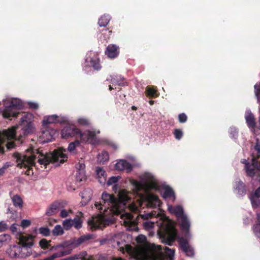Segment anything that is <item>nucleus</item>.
<instances>
[{
	"label": "nucleus",
	"instance_id": "f257e3e1",
	"mask_svg": "<svg viewBox=\"0 0 260 260\" xmlns=\"http://www.w3.org/2000/svg\"><path fill=\"white\" fill-rule=\"evenodd\" d=\"M130 182L134 186L133 189L135 192L137 193L141 190L145 192L137 200V203H133L128 206L129 211L138 213V215L135 217L123 210L125 204L132 199L133 194L131 192L124 189L120 190L118 194V200L113 195L104 192L102 194V201L94 204V207L101 214L92 217L88 221L90 229L95 230L104 228L112 221V219L109 216L117 215L120 216L121 223L128 226L129 230H132V226L137 222H140L141 219L147 220L154 215L152 213L141 214L140 208L143 204L150 208H154L159 205L158 197L149 192L151 190H160V186L155 177L150 173H145L141 176V182L135 180H131Z\"/></svg>",
	"mask_w": 260,
	"mask_h": 260
},
{
	"label": "nucleus",
	"instance_id": "f03ea898",
	"mask_svg": "<svg viewBox=\"0 0 260 260\" xmlns=\"http://www.w3.org/2000/svg\"><path fill=\"white\" fill-rule=\"evenodd\" d=\"M67 150L60 148L54 150L52 153L44 154L37 150H27L26 154L21 155L19 153L15 154L17 162V166L20 168H27L26 173L29 175L30 170L35 165V160L38 156V161L40 165L46 166L50 162L54 164H62L67 160Z\"/></svg>",
	"mask_w": 260,
	"mask_h": 260
},
{
	"label": "nucleus",
	"instance_id": "7ed1b4c3",
	"mask_svg": "<svg viewBox=\"0 0 260 260\" xmlns=\"http://www.w3.org/2000/svg\"><path fill=\"white\" fill-rule=\"evenodd\" d=\"M33 116L30 113L25 114L21 118L19 126H14L2 132L0 131V152H4V148L1 144L5 139L11 140L16 138V134H19V141L25 136L30 135L35 132V127L32 122Z\"/></svg>",
	"mask_w": 260,
	"mask_h": 260
},
{
	"label": "nucleus",
	"instance_id": "20e7f679",
	"mask_svg": "<svg viewBox=\"0 0 260 260\" xmlns=\"http://www.w3.org/2000/svg\"><path fill=\"white\" fill-rule=\"evenodd\" d=\"M34 237L31 235H20L18 241L10 245L6 252L11 258H25L32 254Z\"/></svg>",
	"mask_w": 260,
	"mask_h": 260
},
{
	"label": "nucleus",
	"instance_id": "39448f33",
	"mask_svg": "<svg viewBox=\"0 0 260 260\" xmlns=\"http://www.w3.org/2000/svg\"><path fill=\"white\" fill-rule=\"evenodd\" d=\"M175 250L165 247L151 244L149 248L142 251V260H173Z\"/></svg>",
	"mask_w": 260,
	"mask_h": 260
},
{
	"label": "nucleus",
	"instance_id": "423d86ee",
	"mask_svg": "<svg viewBox=\"0 0 260 260\" xmlns=\"http://www.w3.org/2000/svg\"><path fill=\"white\" fill-rule=\"evenodd\" d=\"M3 102L5 109L3 111L0 110V113L4 118L16 117L19 114V110L24 107V104L20 99H6Z\"/></svg>",
	"mask_w": 260,
	"mask_h": 260
},
{
	"label": "nucleus",
	"instance_id": "0eeeda50",
	"mask_svg": "<svg viewBox=\"0 0 260 260\" xmlns=\"http://www.w3.org/2000/svg\"><path fill=\"white\" fill-rule=\"evenodd\" d=\"M169 211L177 216L178 221L184 232L185 233L184 236L186 239L190 238V235L189 232L190 222L186 216L183 213V208L180 206L173 207L171 205H168Z\"/></svg>",
	"mask_w": 260,
	"mask_h": 260
},
{
	"label": "nucleus",
	"instance_id": "6e6552de",
	"mask_svg": "<svg viewBox=\"0 0 260 260\" xmlns=\"http://www.w3.org/2000/svg\"><path fill=\"white\" fill-rule=\"evenodd\" d=\"M158 235L162 243L171 245L177 236L174 223L170 220H168L165 227L162 228L158 231Z\"/></svg>",
	"mask_w": 260,
	"mask_h": 260
},
{
	"label": "nucleus",
	"instance_id": "1a4fd4ad",
	"mask_svg": "<svg viewBox=\"0 0 260 260\" xmlns=\"http://www.w3.org/2000/svg\"><path fill=\"white\" fill-rule=\"evenodd\" d=\"M44 127V129L42 130L40 136V141L43 143L51 141L55 138L56 133V131L53 128L47 126Z\"/></svg>",
	"mask_w": 260,
	"mask_h": 260
},
{
	"label": "nucleus",
	"instance_id": "9d476101",
	"mask_svg": "<svg viewBox=\"0 0 260 260\" xmlns=\"http://www.w3.org/2000/svg\"><path fill=\"white\" fill-rule=\"evenodd\" d=\"M100 131H86L83 133H81L79 131L78 135H79L81 140L84 142H89L93 143L95 140V136L100 134Z\"/></svg>",
	"mask_w": 260,
	"mask_h": 260
},
{
	"label": "nucleus",
	"instance_id": "9b49d317",
	"mask_svg": "<svg viewBox=\"0 0 260 260\" xmlns=\"http://www.w3.org/2000/svg\"><path fill=\"white\" fill-rule=\"evenodd\" d=\"M79 133V129L74 125H66L61 131V136L63 138L76 136Z\"/></svg>",
	"mask_w": 260,
	"mask_h": 260
},
{
	"label": "nucleus",
	"instance_id": "f8f14e48",
	"mask_svg": "<svg viewBox=\"0 0 260 260\" xmlns=\"http://www.w3.org/2000/svg\"><path fill=\"white\" fill-rule=\"evenodd\" d=\"M65 120V118L56 114L45 116L42 121L43 126H47L48 124L61 123Z\"/></svg>",
	"mask_w": 260,
	"mask_h": 260
},
{
	"label": "nucleus",
	"instance_id": "ddd939ff",
	"mask_svg": "<svg viewBox=\"0 0 260 260\" xmlns=\"http://www.w3.org/2000/svg\"><path fill=\"white\" fill-rule=\"evenodd\" d=\"M179 242L181 249L187 256H192L194 255L193 249L189 245L186 240L183 238H180Z\"/></svg>",
	"mask_w": 260,
	"mask_h": 260
},
{
	"label": "nucleus",
	"instance_id": "4468645a",
	"mask_svg": "<svg viewBox=\"0 0 260 260\" xmlns=\"http://www.w3.org/2000/svg\"><path fill=\"white\" fill-rule=\"evenodd\" d=\"M115 168L118 171H126L127 172H130L133 168L131 164L125 160L121 159L115 165Z\"/></svg>",
	"mask_w": 260,
	"mask_h": 260
},
{
	"label": "nucleus",
	"instance_id": "2eb2a0df",
	"mask_svg": "<svg viewBox=\"0 0 260 260\" xmlns=\"http://www.w3.org/2000/svg\"><path fill=\"white\" fill-rule=\"evenodd\" d=\"M119 53V47L113 44L109 45L105 51V54L111 58L117 57Z\"/></svg>",
	"mask_w": 260,
	"mask_h": 260
},
{
	"label": "nucleus",
	"instance_id": "dca6fc26",
	"mask_svg": "<svg viewBox=\"0 0 260 260\" xmlns=\"http://www.w3.org/2000/svg\"><path fill=\"white\" fill-rule=\"evenodd\" d=\"M13 206L18 209H22L23 206V201L22 198L18 194H14L11 191L9 193Z\"/></svg>",
	"mask_w": 260,
	"mask_h": 260
},
{
	"label": "nucleus",
	"instance_id": "f3484780",
	"mask_svg": "<svg viewBox=\"0 0 260 260\" xmlns=\"http://www.w3.org/2000/svg\"><path fill=\"white\" fill-rule=\"evenodd\" d=\"M235 193L239 197H242L246 194V189L244 184L240 180L235 182L234 187Z\"/></svg>",
	"mask_w": 260,
	"mask_h": 260
},
{
	"label": "nucleus",
	"instance_id": "a211bd4d",
	"mask_svg": "<svg viewBox=\"0 0 260 260\" xmlns=\"http://www.w3.org/2000/svg\"><path fill=\"white\" fill-rule=\"evenodd\" d=\"M61 204L58 202H54L51 204L46 211V214L48 216H51L56 213L60 208Z\"/></svg>",
	"mask_w": 260,
	"mask_h": 260
},
{
	"label": "nucleus",
	"instance_id": "6ab92c4d",
	"mask_svg": "<svg viewBox=\"0 0 260 260\" xmlns=\"http://www.w3.org/2000/svg\"><path fill=\"white\" fill-rule=\"evenodd\" d=\"M162 197L166 199H171L172 202L175 200V196L174 192L172 189L169 186H165L164 187V192L162 193Z\"/></svg>",
	"mask_w": 260,
	"mask_h": 260
},
{
	"label": "nucleus",
	"instance_id": "aec40b11",
	"mask_svg": "<svg viewBox=\"0 0 260 260\" xmlns=\"http://www.w3.org/2000/svg\"><path fill=\"white\" fill-rule=\"evenodd\" d=\"M106 82L112 83L113 85H123L124 84V78L120 76H110V78L107 79Z\"/></svg>",
	"mask_w": 260,
	"mask_h": 260
},
{
	"label": "nucleus",
	"instance_id": "412c9836",
	"mask_svg": "<svg viewBox=\"0 0 260 260\" xmlns=\"http://www.w3.org/2000/svg\"><path fill=\"white\" fill-rule=\"evenodd\" d=\"M245 117L248 126L249 128H254L255 126V120L253 114L250 111L246 112Z\"/></svg>",
	"mask_w": 260,
	"mask_h": 260
},
{
	"label": "nucleus",
	"instance_id": "4be33fe9",
	"mask_svg": "<svg viewBox=\"0 0 260 260\" xmlns=\"http://www.w3.org/2000/svg\"><path fill=\"white\" fill-rule=\"evenodd\" d=\"M81 196L82 199V203L86 204L91 199L92 191L89 188L85 189L81 192Z\"/></svg>",
	"mask_w": 260,
	"mask_h": 260
},
{
	"label": "nucleus",
	"instance_id": "5701e85b",
	"mask_svg": "<svg viewBox=\"0 0 260 260\" xmlns=\"http://www.w3.org/2000/svg\"><path fill=\"white\" fill-rule=\"evenodd\" d=\"M96 175L100 183L104 184L106 181L105 171L101 168H97L96 169Z\"/></svg>",
	"mask_w": 260,
	"mask_h": 260
},
{
	"label": "nucleus",
	"instance_id": "b1692460",
	"mask_svg": "<svg viewBox=\"0 0 260 260\" xmlns=\"http://www.w3.org/2000/svg\"><path fill=\"white\" fill-rule=\"evenodd\" d=\"M80 145V142L76 140L69 144L68 151L71 154H75L77 152V148Z\"/></svg>",
	"mask_w": 260,
	"mask_h": 260
},
{
	"label": "nucleus",
	"instance_id": "393cba45",
	"mask_svg": "<svg viewBox=\"0 0 260 260\" xmlns=\"http://www.w3.org/2000/svg\"><path fill=\"white\" fill-rule=\"evenodd\" d=\"M121 178L120 176H112L110 177L108 181H107V185L108 186L113 185V190H116L118 186L117 184H116L117 182L119 181V180Z\"/></svg>",
	"mask_w": 260,
	"mask_h": 260
},
{
	"label": "nucleus",
	"instance_id": "a878e982",
	"mask_svg": "<svg viewBox=\"0 0 260 260\" xmlns=\"http://www.w3.org/2000/svg\"><path fill=\"white\" fill-rule=\"evenodd\" d=\"M146 94L147 96L151 97H157L159 96V93L154 87L147 86L146 89Z\"/></svg>",
	"mask_w": 260,
	"mask_h": 260
},
{
	"label": "nucleus",
	"instance_id": "bb28decb",
	"mask_svg": "<svg viewBox=\"0 0 260 260\" xmlns=\"http://www.w3.org/2000/svg\"><path fill=\"white\" fill-rule=\"evenodd\" d=\"M86 61H90L91 66L95 70H98L101 68V66L99 63V59L96 57L95 58H90V60H89V58L87 57L86 58Z\"/></svg>",
	"mask_w": 260,
	"mask_h": 260
},
{
	"label": "nucleus",
	"instance_id": "cd10ccee",
	"mask_svg": "<svg viewBox=\"0 0 260 260\" xmlns=\"http://www.w3.org/2000/svg\"><path fill=\"white\" fill-rule=\"evenodd\" d=\"M110 20V17L107 15H104L102 16L99 20V24L100 26H106Z\"/></svg>",
	"mask_w": 260,
	"mask_h": 260
},
{
	"label": "nucleus",
	"instance_id": "c85d7f7f",
	"mask_svg": "<svg viewBox=\"0 0 260 260\" xmlns=\"http://www.w3.org/2000/svg\"><path fill=\"white\" fill-rule=\"evenodd\" d=\"M109 159L108 153L106 151L102 152L98 156V161L101 164L107 161Z\"/></svg>",
	"mask_w": 260,
	"mask_h": 260
},
{
	"label": "nucleus",
	"instance_id": "c756f323",
	"mask_svg": "<svg viewBox=\"0 0 260 260\" xmlns=\"http://www.w3.org/2000/svg\"><path fill=\"white\" fill-rule=\"evenodd\" d=\"M76 259L81 260H92L91 257H87V253L86 251H82L75 254Z\"/></svg>",
	"mask_w": 260,
	"mask_h": 260
},
{
	"label": "nucleus",
	"instance_id": "7c9ffc66",
	"mask_svg": "<svg viewBox=\"0 0 260 260\" xmlns=\"http://www.w3.org/2000/svg\"><path fill=\"white\" fill-rule=\"evenodd\" d=\"M52 234L54 236H60L64 233L62 227L60 225H56L52 230Z\"/></svg>",
	"mask_w": 260,
	"mask_h": 260
},
{
	"label": "nucleus",
	"instance_id": "2f4dec72",
	"mask_svg": "<svg viewBox=\"0 0 260 260\" xmlns=\"http://www.w3.org/2000/svg\"><path fill=\"white\" fill-rule=\"evenodd\" d=\"M77 123L79 125L81 126H89L90 124V120L83 117L78 118Z\"/></svg>",
	"mask_w": 260,
	"mask_h": 260
},
{
	"label": "nucleus",
	"instance_id": "473e14b6",
	"mask_svg": "<svg viewBox=\"0 0 260 260\" xmlns=\"http://www.w3.org/2000/svg\"><path fill=\"white\" fill-rule=\"evenodd\" d=\"M250 200L253 208L260 207V200L258 198L250 197Z\"/></svg>",
	"mask_w": 260,
	"mask_h": 260
},
{
	"label": "nucleus",
	"instance_id": "72a5a7b5",
	"mask_svg": "<svg viewBox=\"0 0 260 260\" xmlns=\"http://www.w3.org/2000/svg\"><path fill=\"white\" fill-rule=\"evenodd\" d=\"M11 240L10 236L9 234H4L0 235V247L2 245L9 241Z\"/></svg>",
	"mask_w": 260,
	"mask_h": 260
},
{
	"label": "nucleus",
	"instance_id": "f704fd0d",
	"mask_svg": "<svg viewBox=\"0 0 260 260\" xmlns=\"http://www.w3.org/2000/svg\"><path fill=\"white\" fill-rule=\"evenodd\" d=\"M50 241H47L45 239H43L39 241V244L40 247L43 249H46L50 246Z\"/></svg>",
	"mask_w": 260,
	"mask_h": 260
},
{
	"label": "nucleus",
	"instance_id": "c9c22d12",
	"mask_svg": "<svg viewBox=\"0 0 260 260\" xmlns=\"http://www.w3.org/2000/svg\"><path fill=\"white\" fill-rule=\"evenodd\" d=\"M39 232L40 234L45 237H47L50 234V231L47 227H41L39 228Z\"/></svg>",
	"mask_w": 260,
	"mask_h": 260
},
{
	"label": "nucleus",
	"instance_id": "e433bc0d",
	"mask_svg": "<svg viewBox=\"0 0 260 260\" xmlns=\"http://www.w3.org/2000/svg\"><path fill=\"white\" fill-rule=\"evenodd\" d=\"M73 226L76 229H79L82 226V221L79 218H75L73 219Z\"/></svg>",
	"mask_w": 260,
	"mask_h": 260
},
{
	"label": "nucleus",
	"instance_id": "4c0bfd02",
	"mask_svg": "<svg viewBox=\"0 0 260 260\" xmlns=\"http://www.w3.org/2000/svg\"><path fill=\"white\" fill-rule=\"evenodd\" d=\"M62 224L65 229L69 230L73 226V220L71 219H66L63 221Z\"/></svg>",
	"mask_w": 260,
	"mask_h": 260
},
{
	"label": "nucleus",
	"instance_id": "58836bf2",
	"mask_svg": "<svg viewBox=\"0 0 260 260\" xmlns=\"http://www.w3.org/2000/svg\"><path fill=\"white\" fill-rule=\"evenodd\" d=\"M154 222L146 221L143 223V226L146 230H150L154 227Z\"/></svg>",
	"mask_w": 260,
	"mask_h": 260
},
{
	"label": "nucleus",
	"instance_id": "ea45409f",
	"mask_svg": "<svg viewBox=\"0 0 260 260\" xmlns=\"http://www.w3.org/2000/svg\"><path fill=\"white\" fill-rule=\"evenodd\" d=\"M77 180L80 182L85 179V172H78V174H76Z\"/></svg>",
	"mask_w": 260,
	"mask_h": 260
},
{
	"label": "nucleus",
	"instance_id": "a19ab883",
	"mask_svg": "<svg viewBox=\"0 0 260 260\" xmlns=\"http://www.w3.org/2000/svg\"><path fill=\"white\" fill-rule=\"evenodd\" d=\"M174 134L175 138L177 140H180L183 136L182 132L178 129H176L175 130Z\"/></svg>",
	"mask_w": 260,
	"mask_h": 260
},
{
	"label": "nucleus",
	"instance_id": "79ce46f5",
	"mask_svg": "<svg viewBox=\"0 0 260 260\" xmlns=\"http://www.w3.org/2000/svg\"><path fill=\"white\" fill-rule=\"evenodd\" d=\"M253 231L255 235L258 238H260V223L256 224L253 227Z\"/></svg>",
	"mask_w": 260,
	"mask_h": 260
},
{
	"label": "nucleus",
	"instance_id": "37998d69",
	"mask_svg": "<svg viewBox=\"0 0 260 260\" xmlns=\"http://www.w3.org/2000/svg\"><path fill=\"white\" fill-rule=\"evenodd\" d=\"M28 105L30 108L33 110H37L39 108V105L36 102H29Z\"/></svg>",
	"mask_w": 260,
	"mask_h": 260
},
{
	"label": "nucleus",
	"instance_id": "c03bdc74",
	"mask_svg": "<svg viewBox=\"0 0 260 260\" xmlns=\"http://www.w3.org/2000/svg\"><path fill=\"white\" fill-rule=\"evenodd\" d=\"M178 119L180 122L184 123L187 120V116L184 113H181L179 115Z\"/></svg>",
	"mask_w": 260,
	"mask_h": 260
},
{
	"label": "nucleus",
	"instance_id": "a18cd8bd",
	"mask_svg": "<svg viewBox=\"0 0 260 260\" xmlns=\"http://www.w3.org/2000/svg\"><path fill=\"white\" fill-rule=\"evenodd\" d=\"M78 172H84L85 165L83 162H79L76 166Z\"/></svg>",
	"mask_w": 260,
	"mask_h": 260
},
{
	"label": "nucleus",
	"instance_id": "49530a36",
	"mask_svg": "<svg viewBox=\"0 0 260 260\" xmlns=\"http://www.w3.org/2000/svg\"><path fill=\"white\" fill-rule=\"evenodd\" d=\"M254 92L256 96L258 98L260 93V84L256 83L254 85Z\"/></svg>",
	"mask_w": 260,
	"mask_h": 260
},
{
	"label": "nucleus",
	"instance_id": "de8ad7c7",
	"mask_svg": "<svg viewBox=\"0 0 260 260\" xmlns=\"http://www.w3.org/2000/svg\"><path fill=\"white\" fill-rule=\"evenodd\" d=\"M30 221L29 220L26 219H23L22 220L21 223V226L23 227V228H26L30 225Z\"/></svg>",
	"mask_w": 260,
	"mask_h": 260
},
{
	"label": "nucleus",
	"instance_id": "09e8293b",
	"mask_svg": "<svg viewBox=\"0 0 260 260\" xmlns=\"http://www.w3.org/2000/svg\"><path fill=\"white\" fill-rule=\"evenodd\" d=\"M136 240L138 243H144L146 241V237L144 235H140L137 237Z\"/></svg>",
	"mask_w": 260,
	"mask_h": 260
},
{
	"label": "nucleus",
	"instance_id": "8fccbe9b",
	"mask_svg": "<svg viewBox=\"0 0 260 260\" xmlns=\"http://www.w3.org/2000/svg\"><path fill=\"white\" fill-rule=\"evenodd\" d=\"M250 197L258 198L260 197V186L254 191V192L250 195Z\"/></svg>",
	"mask_w": 260,
	"mask_h": 260
},
{
	"label": "nucleus",
	"instance_id": "3c124183",
	"mask_svg": "<svg viewBox=\"0 0 260 260\" xmlns=\"http://www.w3.org/2000/svg\"><path fill=\"white\" fill-rule=\"evenodd\" d=\"M71 212V210L68 211L66 210L63 209L61 211L60 215L61 217L65 218L69 215V212Z\"/></svg>",
	"mask_w": 260,
	"mask_h": 260
},
{
	"label": "nucleus",
	"instance_id": "603ef678",
	"mask_svg": "<svg viewBox=\"0 0 260 260\" xmlns=\"http://www.w3.org/2000/svg\"><path fill=\"white\" fill-rule=\"evenodd\" d=\"M7 224L4 222H0V231H4L7 229Z\"/></svg>",
	"mask_w": 260,
	"mask_h": 260
},
{
	"label": "nucleus",
	"instance_id": "864d4df0",
	"mask_svg": "<svg viewBox=\"0 0 260 260\" xmlns=\"http://www.w3.org/2000/svg\"><path fill=\"white\" fill-rule=\"evenodd\" d=\"M7 147L8 149H12L14 147V143L13 142H9L7 144Z\"/></svg>",
	"mask_w": 260,
	"mask_h": 260
},
{
	"label": "nucleus",
	"instance_id": "5fc2aeb1",
	"mask_svg": "<svg viewBox=\"0 0 260 260\" xmlns=\"http://www.w3.org/2000/svg\"><path fill=\"white\" fill-rule=\"evenodd\" d=\"M17 224H13L11 227L10 230L13 233H15L17 232Z\"/></svg>",
	"mask_w": 260,
	"mask_h": 260
},
{
	"label": "nucleus",
	"instance_id": "6e6d98bb",
	"mask_svg": "<svg viewBox=\"0 0 260 260\" xmlns=\"http://www.w3.org/2000/svg\"><path fill=\"white\" fill-rule=\"evenodd\" d=\"M76 257L75 255H72L71 256H69L68 257H67L66 258L62 259V260H76Z\"/></svg>",
	"mask_w": 260,
	"mask_h": 260
},
{
	"label": "nucleus",
	"instance_id": "4d7b16f0",
	"mask_svg": "<svg viewBox=\"0 0 260 260\" xmlns=\"http://www.w3.org/2000/svg\"><path fill=\"white\" fill-rule=\"evenodd\" d=\"M5 170H6L5 167H2V168H0V176H2V175H3L4 174Z\"/></svg>",
	"mask_w": 260,
	"mask_h": 260
},
{
	"label": "nucleus",
	"instance_id": "13d9d810",
	"mask_svg": "<svg viewBox=\"0 0 260 260\" xmlns=\"http://www.w3.org/2000/svg\"><path fill=\"white\" fill-rule=\"evenodd\" d=\"M230 132L231 133L232 132H234V133H236V134H237V131L235 127H231L230 129Z\"/></svg>",
	"mask_w": 260,
	"mask_h": 260
},
{
	"label": "nucleus",
	"instance_id": "bf43d9fd",
	"mask_svg": "<svg viewBox=\"0 0 260 260\" xmlns=\"http://www.w3.org/2000/svg\"><path fill=\"white\" fill-rule=\"evenodd\" d=\"M110 145L111 146V147L112 148H113L114 149H116L118 148L117 145L116 144L114 143H111Z\"/></svg>",
	"mask_w": 260,
	"mask_h": 260
},
{
	"label": "nucleus",
	"instance_id": "052dcab7",
	"mask_svg": "<svg viewBox=\"0 0 260 260\" xmlns=\"http://www.w3.org/2000/svg\"><path fill=\"white\" fill-rule=\"evenodd\" d=\"M256 218L257 220L260 222V213H257L256 214Z\"/></svg>",
	"mask_w": 260,
	"mask_h": 260
},
{
	"label": "nucleus",
	"instance_id": "680f3d73",
	"mask_svg": "<svg viewBox=\"0 0 260 260\" xmlns=\"http://www.w3.org/2000/svg\"><path fill=\"white\" fill-rule=\"evenodd\" d=\"M241 162H242V163H243V164H245V165H246V164H248V163L247 162V160H246V159H242V160H241Z\"/></svg>",
	"mask_w": 260,
	"mask_h": 260
},
{
	"label": "nucleus",
	"instance_id": "e2e57ef3",
	"mask_svg": "<svg viewBox=\"0 0 260 260\" xmlns=\"http://www.w3.org/2000/svg\"><path fill=\"white\" fill-rule=\"evenodd\" d=\"M149 103L151 105H152L154 103V101H152V100H150L148 101Z\"/></svg>",
	"mask_w": 260,
	"mask_h": 260
},
{
	"label": "nucleus",
	"instance_id": "0e129e2a",
	"mask_svg": "<svg viewBox=\"0 0 260 260\" xmlns=\"http://www.w3.org/2000/svg\"><path fill=\"white\" fill-rule=\"evenodd\" d=\"M112 260H123V259H122L121 258H113Z\"/></svg>",
	"mask_w": 260,
	"mask_h": 260
},
{
	"label": "nucleus",
	"instance_id": "69168bd1",
	"mask_svg": "<svg viewBox=\"0 0 260 260\" xmlns=\"http://www.w3.org/2000/svg\"><path fill=\"white\" fill-rule=\"evenodd\" d=\"M109 89L110 90H111L112 89H113V85H109Z\"/></svg>",
	"mask_w": 260,
	"mask_h": 260
},
{
	"label": "nucleus",
	"instance_id": "338daca9",
	"mask_svg": "<svg viewBox=\"0 0 260 260\" xmlns=\"http://www.w3.org/2000/svg\"><path fill=\"white\" fill-rule=\"evenodd\" d=\"M132 109L134 110H136L137 109V107L135 106H132Z\"/></svg>",
	"mask_w": 260,
	"mask_h": 260
},
{
	"label": "nucleus",
	"instance_id": "774afa93",
	"mask_svg": "<svg viewBox=\"0 0 260 260\" xmlns=\"http://www.w3.org/2000/svg\"><path fill=\"white\" fill-rule=\"evenodd\" d=\"M0 260H4V259H0Z\"/></svg>",
	"mask_w": 260,
	"mask_h": 260
}]
</instances>
